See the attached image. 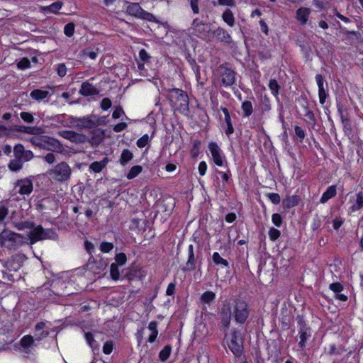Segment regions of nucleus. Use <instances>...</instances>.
I'll return each mask as SVG.
<instances>
[{
	"label": "nucleus",
	"mask_w": 363,
	"mask_h": 363,
	"mask_svg": "<svg viewBox=\"0 0 363 363\" xmlns=\"http://www.w3.org/2000/svg\"><path fill=\"white\" fill-rule=\"evenodd\" d=\"M30 244L33 245L38 241L43 240H56L58 238L57 233L50 228L44 229L40 225H35L32 228L31 230L28 234Z\"/></svg>",
	"instance_id": "obj_1"
},
{
	"label": "nucleus",
	"mask_w": 363,
	"mask_h": 363,
	"mask_svg": "<svg viewBox=\"0 0 363 363\" xmlns=\"http://www.w3.org/2000/svg\"><path fill=\"white\" fill-rule=\"evenodd\" d=\"M217 73L221 82V86L228 87L236 84L237 73L229 63H223L217 67Z\"/></svg>",
	"instance_id": "obj_2"
},
{
	"label": "nucleus",
	"mask_w": 363,
	"mask_h": 363,
	"mask_svg": "<svg viewBox=\"0 0 363 363\" xmlns=\"http://www.w3.org/2000/svg\"><path fill=\"white\" fill-rule=\"evenodd\" d=\"M24 243L23 237L9 230H3L0 234V244L7 249H15Z\"/></svg>",
	"instance_id": "obj_3"
},
{
	"label": "nucleus",
	"mask_w": 363,
	"mask_h": 363,
	"mask_svg": "<svg viewBox=\"0 0 363 363\" xmlns=\"http://www.w3.org/2000/svg\"><path fill=\"white\" fill-rule=\"evenodd\" d=\"M243 337L240 330L233 328L230 335V340L228 341V346L235 357H240L243 354Z\"/></svg>",
	"instance_id": "obj_4"
},
{
	"label": "nucleus",
	"mask_w": 363,
	"mask_h": 363,
	"mask_svg": "<svg viewBox=\"0 0 363 363\" xmlns=\"http://www.w3.org/2000/svg\"><path fill=\"white\" fill-rule=\"evenodd\" d=\"M169 96L171 101L175 99L176 102L179 103L178 109L180 113L187 114L189 111V100L186 92L180 89L173 88L169 90Z\"/></svg>",
	"instance_id": "obj_5"
},
{
	"label": "nucleus",
	"mask_w": 363,
	"mask_h": 363,
	"mask_svg": "<svg viewBox=\"0 0 363 363\" xmlns=\"http://www.w3.org/2000/svg\"><path fill=\"white\" fill-rule=\"evenodd\" d=\"M232 308H233V314L235 322L243 324L250 315L248 304L242 300L236 299L234 301Z\"/></svg>",
	"instance_id": "obj_6"
},
{
	"label": "nucleus",
	"mask_w": 363,
	"mask_h": 363,
	"mask_svg": "<svg viewBox=\"0 0 363 363\" xmlns=\"http://www.w3.org/2000/svg\"><path fill=\"white\" fill-rule=\"evenodd\" d=\"M49 174L57 182H64L70 179L72 174V169L65 162H62L55 166L50 170Z\"/></svg>",
	"instance_id": "obj_7"
},
{
	"label": "nucleus",
	"mask_w": 363,
	"mask_h": 363,
	"mask_svg": "<svg viewBox=\"0 0 363 363\" xmlns=\"http://www.w3.org/2000/svg\"><path fill=\"white\" fill-rule=\"evenodd\" d=\"M298 326V347L301 350H304L306 346V342L311 336V328L306 324L302 315H298L296 318Z\"/></svg>",
	"instance_id": "obj_8"
},
{
	"label": "nucleus",
	"mask_w": 363,
	"mask_h": 363,
	"mask_svg": "<svg viewBox=\"0 0 363 363\" xmlns=\"http://www.w3.org/2000/svg\"><path fill=\"white\" fill-rule=\"evenodd\" d=\"M191 29L192 30L191 33L198 38L203 40L208 38L210 26L199 21V18H195L193 21Z\"/></svg>",
	"instance_id": "obj_9"
},
{
	"label": "nucleus",
	"mask_w": 363,
	"mask_h": 363,
	"mask_svg": "<svg viewBox=\"0 0 363 363\" xmlns=\"http://www.w3.org/2000/svg\"><path fill=\"white\" fill-rule=\"evenodd\" d=\"M126 12L130 16L150 21L155 18V16L152 13L144 11L138 3H130L127 6Z\"/></svg>",
	"instance_id": "obj_10"
},
{
	"label": "nucleus",
	"mask_w": 363,
	"mask_h": 363,
	"mask_svg": "<svg viewBox=\"0 0 363 363\" xmlns=\"http://www.w3.org/2000/svg\"><path fill=\"white\" fill-rule=\"evenodd\" d=\"M232 315V306L230 303H225L220 312V323L224 328H230Z\"/></svg>",
	"instance_id": "obj_11"
},
{
	"label": "nucleus",
	"mask_w": 363,
	"mask_h": 363,
	"mask_svg": "<svg viewBox=\"0 0 363 363\" xmlns=\"http://www.w3.org/2000/svg\"><path fill=\"white\" fill-rule=\"evenodd\" d=\"M15 158L28 162L33 157V153L30 150H26L23 145L17 144L13 147Z\"/></svg>",
	"instance_id": "obj_12"
},
{
	"label": "nucleus",
	"mask_w": 363,
	"mask_h": 363,
	"mask_svg": "<svg viewBox=\"0 0 363 363\" xmlns=\"http://www.w3.org/2000/svg\"><path fill=\"white\" fill-rule=\"evenodd\" d=\"M208 149L211 152L214 163L218 166H223V160L221 156L222 151L218 144L215 142H211L208 144Z\"/></svg>",
	"instance_id": "obj_13"
},
{
	"label": "nucleus",
	"mask_w": 363,
	"mask_h": 363,
	"mask_svg": "<svg viewBox=\"0 0 363 363\" xmlns=\"http://www.w3.org/2000/svg\"><path fill=\"white\" fill-rule=\"evenodd\" d=\"M60 134L64 138L76 143H84L86 141V136L84 135L72 130H63Z\"/></svg>",
	"instance_id": "obj_14"
},
{
	"label": "nucleus",
	"mask_w": 363,
	"mask_h": 363,
	"mask_svg": "<svg viewBox=\"0 0 363 363\" xmlns=\"http://www.w3.org/2000/svg\"><path fill=\"white\" fill-rule=\"evenodd\" d=\"M79 92L84 96H90L99 94V91L91 83L84 82L82 84Z\"/></svg>",
	"instance_id": "obj_15"
},
{
	"label": "nucleus",
	"mask_w": 363,
	"mask_h": 363,
	"mask_svg": "<svg viewBox=\"0 0 363 363\" xmlns=\"http://www.w3.org/2000/svg\"><path fill=\"white\" fill-rule=\"evenodd\" d=\"M215 36L219 40L220 42L230 45L233 43V40L231 35L229 33L221 27H218L214 32Z\"/></svg>",
	"instance_id": "obj_16"
},
{
	"label": "nucleus",
	"mask_w": 363,
	"mask_h": 363,
	"mask_svg": "<svg viewBox=\"0 0 363 363\" xmlns=\"http://www.w3.org/2000/svg\"><path fill=\"white\" fill-rule=\"evenodd\" d=\"M188 250V260L185 267L183 268L184 272H190L195 269L196 259L194 257L193 245H190Z\"/></svg>",
	"instance_id": "obj_17"
},
{
	"label": "nucleus",
	"mask_w": 363,
	"mask_h": 363,
	"mask_svg": "<svg viewBox=\"0 0 363 363\" xmlns=\"http://www.w3.org/2000/svg\"><path fill=\"white\" fill-rule=\"evenodd\" d=\"M72 121L77 122V126L85 128H92L96 125V123L94 121H93L89 116H85L79 118H72Z\"/></svg>",
	"instance_id": "obj_18"
},
{
	"label": "nucleus",
	"mask_w": 363,
	"mask_h": 363,
	"mask_svg": "<svg viewBox=\"0 0 363 363\" xmlns=\"http://www.w3.org/2000/svg\"><path fill=\"white\" fill-rule=\"evenodd\" d=\"M301 201V197L298 195L288 196L282 201L283 207L286 209L296 206Z\"/></svg>",
	"instance_id": "obj_19"
},
{
	"label": "nucleus",
	"mask_w": 363,
	"mask_h": 363,
	"mask_svg": "<svg viewBox=\"0 0 363 363\" xmlns=\"http://www.w3.org/2000/svg\"><path fill=\"white\" fill-rule=\"evenodd\" d=\"M311 13V9L306 7L299 8L296 11V17L297 20L301 23V25H305L308 19V16Z\"/></svg>",
	"instance_id": "obj_20"
},
{
	"label": "nucleus",
	"mask_w": 363,
	"mask_h": 363,
	"mask_svg": "<svg viewBox=\"0 0 363 363\" xmlns=\"http://www.w3.org/2000/svg\"><path fill=\"white\" fill-rule=\"evenodd\" d=\"M63 4L62 1H56L52 3V4L48 6H40L39 7L40 12H50L55 14H57L59 13V10L61 9Z\"/></svg>",
	"instance_id": "obj_21"
},
{
	"label": "nucleus",
	"mask_w": 363,
	"mask_h": 363,
	"mask_svg": "<svg viewBox=\"0 0 363 363\" xmlns=\"http://www.w3.org/2000/svg\"><path fill=\"white\" fill-rule=\"evenodd\" d=\"M220 110L223 111V113L225 115V121L227 124V129L225 130V134L229 136L234 133V128H233L232 122H231L230 113H229L228 108L225 107H221Z\"/></svg>",
	"instance_id": "obj_22"
},
{
	"label": "nucleus",
	"mask_w": 363,
	"mask_h": 363,
	"mask_svg": "<svg viewBox=\"0 0 363 363\" xmlns=\"http://www.w3.org/2000/svg\"><path fill=\"white\" fill-rule=\"evenodd\" d=\"M337 193L336 186L332 185L328 187L327 190L323 194L320 202L321 203H326L329 199L335 196Z\"/></svg>",
	"instance_id": "obj_23"
},
{
	"label": "nucleus",
	"mask_w": 363,
	"mask_h": 363,
	"mask_svg": "<svg viewBox=\"0 0 363 363\" xmlns=\"http://www.w3.org/2000/svg\"><path fill=\"white\" fill-rule=\"evenodd\" d=\"M18 186L21 194H29L33 190V184L30 180L19 181Z\"/></svg>",
	"instance_id": "obj_24"
},
{
	"label": "nucleus",
	"mask_w": 363,
	"mask_h": 363,
	"mask_svg": "<svg viewBox=\"0 0 363 363\" xmlns=\"http://www.w3.org/2000/svg\"><path fill=\"white\" fill-rule=\"evenodd\" d=\"M108 161V158L106 157L100 162L96 161L92 162L89 166V169L95 173H99L106 166Z\"/></svg>",
	"instance_id": "obj_25"
},
{
	"label": "nucleus",
	"mask_w": 363,
	"mask_h": 363,
	"mask_svg": "<svg viewBox=\"0 0 363 363\" xmlns=\"http://www.w3.org/2000/svg\"><path fill=\"white\" fill-rule=\"evenodd\" d=\"M157 325L158 323L155 320L151 321L148 325V329L151 331V334L147 338L150 343H153L156 340L158 335Z\"/></svg>",
	"instance_id": "obj_26"
},
{
	"label": "nucleus",
	"mask_w": 363,
	"mask_h": 363,
	"mask_svg": "<svg viewBox=\"0 0 363 363\" xmlns=\"http://www.w3.org/2000/svg\"><path fill=\"white\" fill-rule=\"evenodd\" d=\"M34 342L35 340L33 337L30 335H27L21 338L20 345L25 350L27 351L33 346Z\"/></svg>",
	"instance_id": "obj_27"
},
{
	"label": "nucleus",
	"mask_w": 363,
	"mask_h": 363,
	"mask_svg": "<svg viewBox=\"0 0 363 363\" xmlns=\"http://www.w3.org/2000/svg\"><path fill=\"white\" fill-rule=\"evenodd\" d=\"M50 94L48 91H44L41 89H34L30 94V97L36 101L45 99Z\"/></svg>",
	"instance_id": "obj_28"
},
{
	"label": "nucleus",
	"mask_w": 363,
	"mask_h": 363,
	"mask_svg": "<svg viewBox=\"0 0 363 363\" xmlns=\"http://www.w3.org/2000/svg\"><path fill=\"white\" fill-rule=\"evenodd\" d=\"M216 298V294L211 291H205L200 298L202 304L210 305Z\"/></svg>",
	"instance_id": "obj_29"
},
{
	"label": "nucleus",
	"mask_w": 363,
	"mask_h": 363,
	"mask_svg": "<svg viewBox=\"0 0 363 363\" xmlns=\"http://www.w3.org/2000/svg\"><path fill=\"white\" fill-rule=\"evenodd\" d=\"M223 20L230 26H233L235 24V18L231 10L226 9L222 15Z\"/></svg>",
	"instance_id": "obj_30"
},
{
	"label": "nucleus",
	"mask_w": 363,
	"mask_h": 363,
	"mask_svg": "<svg viewBox=\"0 0 363 363\" xmlns=\"http://www.w3.org/2000/svg\"><path fill=\"white\" fill-rule=\"evenodd\" d=\"M133 158V154L128 149H125L123 150V152L121 153V158H120V163H121V164L125 166Z\"/></svg>",
	"instance_id": "obj_31"
},
{
	"label": "nucleus",
	"mask_w": 363,
	"mask_h": 363,
	"mask_svg": "<svg viewBox=\"0 0 363 363\" xmlns=\"http://www.w3.org/2000/svg\"><path fill=\"white\" fill-rule=\"evenodd\" d=\"M24 161L18 160V159H13L10 161L9 163V169L12 172H17L22 169L23 167V163Z\"/></svg>",
	"instance_id": "obj_32"
},
{
	"label": "nucleus",
	"mask_w": 363,
	"mask_h": 363,
	"mask_svg": "<svg viewBox=\"0 0 363 363\" xmlns=\"http://www.w3.org/2000/svg\"><path fill=\"white\" fill-rule=\"evenodd\" d=\"M242 116L249 117L253 111V107L252 102L250 101H245L242 104Z\"/></svg>",
	"instance_id": "obj_33"
},
{
	"label": "nucleus",
	"mask_w": 363,
	"mask_h": 363,
	"mask_svg": "<svg viewBox=\"0 0 363 363\" xmlns=\"http://www.w3.org/2000/svg\"><path fill=\"white\" fill-rule=\"evenodd\" d=\"M363 207V195L362 192L357 194L355 203L350 207L352 211H357Z\"/></svg>",
	"instance_id": "obj_34"
},
{
	"label": "nucleus",
	"mask_w": 363,
	"mask_h": 363,
	"mask_svg": "<svg viewBox=\"0 0 363 363\" xmlns=\"http://www.w3.org/2000/svg\"><path fill=\"white\" fill-rule=\"evenodd\" d=\"M172 352V347L170 345H166L159 353V358L160 361L165 362L169 357Z\"/></svg>",
	"instance_id": "obj_35"
},
{
	"label": "nucleus",
	"mask_w": 363,
	"mask_h": 363,
	"mask_svg": "<svg viewBox=\"0 0 363 363\" xmlns=\"http://www.w3.org/2000/svg\"><path fill=\"white\" fill-rule=\"evenodd\" d=\"M269 88L272 91V94L274 96H277L279 93L280 85L278 84L277 81L274 79H272L269 80Z\"/></svg>",
	"instance_id": "obj_36"
},
{
	"label": "nucleus",
	"mask_w": 363,
	"mask_h": 363,
	"mask_svg": "<svg viewBox=\"0 0 363 363\" xmlns=\"http://www.w3.org/2000/svg\"><path fill=\"white\" fill-rule=\"evenodd\" d=\"M15 227L19 230H23L29 229L31 230L32 228H34V223L31 221H21L15 223Z\"/></svg>",
	"instance_id": "obj_37"
},
{
	"label": "nucleus",
	"mask_w": 363,
	"mask_h": 363,
	"mask_svg": "<svg viewBox=\"0 0 363 363\" xmlns=\"http://www.w3.org/2000/svg\"><path fill=\"white\" fill-rule=\"evenodd\" d=\"M104 138V133L102 131L97 130L93 133V136L91 139V143L94 145L99 144Z\"/></svg>",
	"instance_id": "obj_38"
},
{
	"label": "nucleus",
	"mask_w": 363,
	"mask_h": 363,
	"mask_svg": "<svg viewBox=\"0 0 363 363\" xmlns=\"http://www.w3.org/2000/svg\"><path fill=\"white\" fill-rule=\"evenodd\" d=\"M212 259L215 264L216 265H223L225 267H228L229 263L228 262L220 257L218 252H214L212 256Z\"/></svg>",
	"instance_id": "obj_39"
},
{
	"label": "nucleus",
	"mask_w": 363,
	"mask_h": 363,
	"mask_svg": "<svg viewBox=\"0 0 363 363\" xmlns=\"http://www.w3.org/2000/svg\"><path fill=\"white\" fill-rule=\"evenodd\" d=\"M85 338L86 342L90 345V347L93 349V350H99V346L97 344L96 341L94 340L93 335L90 332H87L85 333Z\"/></svg>",
	"instance_id": "obj_40"
},
{
	"label": "nucleus",
	"mask_w": 363,
	"mask_h": 363,
	"mask_svg": "<svg viewBox=\"0 0 363 363\" xmlns=\"http://www.w3.org/2000/svg\"><path fill=\"white\" fill-rule=\"evenodd\" d=\"M143 167L140 165H135L131 167L130 170L127 174V178L128 179H132L135 177H136L141 172H142Z\"/></svg>",
	"instance_id": "obj_41"
},
{
	"label": "nucleus",
	"mask_w": 363,
	"mask_h": 363,
	"mask_svg": "<svg viewBox=\"0 0 363 363\" xmlns=\"http://www.w3.org/2000/svg\"><path fill=\"white\" fill-rule=\"evenodd\" d=\"M15 130L27 134H36L38 133L37 130H39V128L20 125L16 126Z\"/></svg>",
	"instance_id": "obj_42"
},
{
	"label": "nucleus",
	"mask_w": 363,
	"mask_h": 363,
	"mask_svg": "<svg viewBox=\"0 0 363 363\" xmlns=\"http://www.w3.org/2000/svg\"><path fill=\"white\" fill-rule=\"evenodd\" d=\"M110 275L113 280H118L120 278V272L118 270V265L116 263H112L110 267Z\"/></svg>",
	"instance_id": "obj_43"
},
{
	"label": "nucleus",
	"mask_w": 363,
	"mask_h": 363,
	"mask_svg": "<svg viewBox=\"0 0 363 363\" xmlns=\"http://www.w3.org/2000/svg\"><path fill=\"white\" fill-rule=\"evenodd\" d=\"M322 225V218L318 214L314 215L311 220V229L315 231L320 228Z\"/></svg>",
	"instance_id": "obj_44"
},
{
	"label": "nucleus",
	"mask_w": 363,
	"mask_h": 363,
	"mask_svg": "<svg viewBox=\"0 0 363 363\" xmlns=\"http://www.w3.org/2000/svg\"><path fill=\"white\" fill-rule=\"evenodd\" d=\"M201 145V142L199 140H195L193 142V147L191 150V154L193 157H196L199 155V152L200 147Z\"/></svg>",
	"instance_id": "obj_45"
},
{
	"label": "nucleus",
	"mask_w": 363,
	"mask_h": 363,
	"mask_svg": "<svg viewBox=\"0 0 363 363\" xmlns=\"http://www.w3.org/2000/svg\"><path fill=\"white\" fill-rule=\"evenodd\" d=\"M75 26L74 23H69L64 28V33L67 37H72L74 33Z\"/></svg>",
	"instance_id": "obj_46"
},
{
	"label": "nucleus",
	"mask_w": 363,
	"mask_h": 363,
	"mask_svg": "<svg viewBox=\"0 0 363 363\" xmlns=\"http://www.w3.org/2000/svg\"><path fill=\"white\" fill-rule=\"evenodd\" d=\"M113 244L108 242H102L100 245V250L102 252L108 253L113 249Z\"/></svg>",
	"instance_id": "obj_47"
},
{
	"label": "nucleus",
	"mask_w": 363,
	"mask_h": 363,
	"mask_svg": "<svg viewBox=\"0 0 363 363\" xmlns=\"http://www.w3.org/2000/svg\"><path fill=\"white\" fill-rule=\"evenodd\" d=\"M116 264L118 265L122 266L125 264L127 261V257L125 254L121 252L118 253L115 255Z\"/></svg>",
	"instance_id": "obj_48"
},
{
	"label": "nucleus",
	"mask_w": 363,
	"mask_h": 363,
	"mask_svg": "<svg viewBox=\"0 0 363 363\" xmlns=\"http://www.w3.org/2000/svg\"><path fill=\"white\" fill-rule=\"evenodd\" d=\"M281 235V232L274 228H271L269 230V237L271 240L274 241L277 240Z\"/></svg>",
	"instance_id": "obj_49"
},
{
	"label": "nucleus",
	"mask_w": 363,
	"mask_h": 363,
	"mask_svg": "<svg viewBox=\"0 0 363 363\" xmlns=\"http://www.w3.org/2000/svg\"><path fill=\"white\" fill-rule=\"evenodd\" d=\"M18 68L25 69L30 67V60L27 57L22 58L17 64Z\"/></svg>",
	"instance_id": "obj_50"
},
{
	"label": "nucleus",
	"mask_w": 363,
	"mask_h": 363,
	"mask_svg": "<svg viewBox=\"0 0 363 363\" xmlns=\"http://www.w3.org/2000/svg\"><path fill=\"white\" fill-rule=\"evenodd\" d=\"M329 289L337 294L343 290V286L340 282H335L330 284Z\"/></svg>",
	"instance_id": "obj_51"
},
{
	"label": "nucleus",
	"mask_w": 363,
	"mask_h": 363,
	"mask_svg": "<svg viewBox=\"0 0 363 363\" xmlns=\"http://www.w3.org/2000/svg\"><path fill=\"white\" fill-rule=\"evenodd\" d=\"M294 130H295L296 135L299 138V140L301 143L306 136L305 131L303 130V129L301 127H300L298 125L295 126Z\"/></svg>",
	"instance_id": "obj_52"
},
{
	"label": "nucleus",
	"mask_w": 363,
	"mask_h": 363,
	"mask_svg": "<svg viewBox=\"0 0 363 363\" xmlns=\"http://www.w3.org/2000/svg\"><path fill=\"white\" fill-rule=\"evenodd\" d=\"M82 55L83 56L89 57L91 60H94L97 57V52L91 50L90 48H86L82 50Z\"/></svg>",
	"instance_id": "obj_53"
},
{
	"label": "nucleus",
	"mask_w": 363,
	"mask_h": 363,
	"mask_svg": "<svg viewBox=\"0 0 363 363\" xmlns=\"http://www.w3.org/2000/svg\"><path fill=\"white\" fill-rule=\"evenodd\" d=\"M267 196L274 204H279L281 201L280 196L277 193H269Z\"/></svg>",
	"instance_id": "obj_54"
},
{
	"label": "nucleus",
	"mask_w": 363,
	"mask_h": 363,
	"mask_svg": "<svg viewBox=\"0 0 363 363\" xmlns=\"http://www.w3.org/2000/svg\"><path fill=\"white\" fill-rule=\"evenodd\" d=\"M272 223L277 226L280 227L282 225L283 220L279 213H274L272 216Z\"/></svg>",
	"instance_id": "obj_55"
},
{
	"label": "nucleus",
	"mask_w": 363,
	"mask_h": 363,
	"mask_svg": "<svg viewBox=\"0 0 363 363\" xmlns=\"http://www.w3.org/2000/svg\"><path fill=\"white\" fill-rule=\"evenodd\" d=\"M0 262L2 264V266L9 271L16 270V269L13 267L14 262L13 261H5L3 259H0Z\"/></svg>",
	"instance_id": "obj_56"
},
{
	"label": "nucleus",
	"mask_w": 363,
	"mask_h": 363,
	"mask_svg": "<svg viewBox=\"0 0 363 363\" xmlns=\"http://www.w3.org/2000/svg\"><path fill=\"white\" fill-rule=\"evenodd\" d=\"M20 116L26 123H33L34 121L33 115L28 112H21Z\"/></svg>",
	"instance_id": "obj_57"
},
{
	"label": "nucleus",
	"mask_w": 363,
	"mask_h": 363,
	"mask_svg": "<svg viewBox=\"0 0 363 363\" xmlns=\"http://www.w3.org/2000/svg\"><path fill=\"white\" fill-rule=\"evenodd\" d=\"M148 135L145 134L137 140V145L140 148L144 147L148 143Z\"/></svg>",
	"instance_id": "obj_58"
},
{
	"label": "nucleus",
	"mask_w": 363,
	"mask_h": 363,
	"mask_svg": "<svg viewBox=\"0 0 363 363\" xmlns=\"http://www.w3.org/2000/svg\"><path fill=\"white\" fill-rule=\"evenodd\" d=\"M113 345L112 341L106 342L103 347L104 353H105L106 354H111V352L113 351Z\"/></svg>",
	"instance_id": "obj_59"
},
{
	"label": "nucleus",
	"mask_w": 363,
	"mask_h": 363,
	"mask_svg": "<svg viewBox=\"0 0 363 363\" xmlns=\"http://www.w3.org/2000/svg\"><path fill=\"white\" fill-rule=\"evenodd\" d=\"M138 272L135 269H131L125 274V277L129 281L134 280L138 277Z\"/></svg>",
	"instance_id": "obj_60"
},
{
	"label": "nucleus",
	"mask_w": 363,
	"mask_h": 363,
	"mask_svg": "<svg viewBox=\"0 0 363 363\" xmlns=\"http://www.w3.org/2000/svg\"><path fill=\"white\" fill-rule=\"evenodd\" d=\"M176 284V281L169 284L166 290V294L167 296H173L175 294Z\"/></svg>",
	"instance_id": "obj_61"
},
{
	"label": "nucleus",
	"mask_w": 363,
	"mask_h": 363,
	"mask_svg": "<svg viewBox=\"0 0 363 363\" xmlns=\"http://www.w3.org/2000/svg\"><path fill=\"white\" fill-rule=\"evenodd\" d=\"M57 74L60 77H65L67 74V67H66L65 65L63 63L59 64L57 65Z\"/></svg>",
	"instance_id": "obj_62"
},
{
	"label": "nucleus",
	"mask_w": 363,
	"mask_h": 363,
	"mask_svg": "<svg viewBox=\"0 0 363 363\" xmlns=\"http://www.w3.org/2000/svg\"><path fill=\"white\" fill-rule=\"evenodd\" d=\"M139 57H140V59L143 62H148V60L150 58V56L148 55V53L146 52V50L145 49H142V50H140V52H139Z\"/></svg>",
	"instance_id": "obj_63"
},
{
	"label": "nucleus",
	"mask_w": 363,
	"mask_h": 363,
	"mask_svg": "<svg viewBox=\"0 0 363 363\" xmlns=\"http://www.w3.org/2000/svg\"><path fill=\"white\" fill-rule=\"evenodd\" d=\"M111 101L108 98H104L101 102V108L103 110H108L111 106Z\"/></svg>",
	"instance_id": "obj_64"
}]
</instances>
